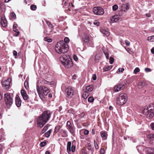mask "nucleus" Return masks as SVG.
<instances>
[{"label": "nucleus", "mask_w": 154, "mask_h": 154, "mask_svg": "<svg viewBox=\"0 0 154 154\" xmlns=\"http://www.w3.org/2000/svg\"><path fill=\"white\" fill-rule=\"evenodd\" d=\"M71 142L69 141L67 142V150L68 153L70 154L71 151Z\"/></svg>", "instance_id": "nucleus-22"}, {"label": "nucleus", "mask_w": 154, "mask_h": 154, "mask_svg": "<svg viewBox=\"0 0 154 154\" xmlns=\"http://www.w3.org/2000/svg\"><path fill=\"white\" fill-rule=\"evenodd\" d=\"M21 94L23 99L24 100H26L28 99V96L27 95L25 90L22 89L21 91Z\"/></svg>", "instance_id": "nucleus-17"}, {"label": "nucleus", "mask_w": 154, "mask_h": 154, "mask_svg": "<svg viewBox=\"0 0 154 154\" xmlns=\"http://www.w3.org/2000/svg\"><path fill=\"white\" fill-rule=\"evenodd\" d=\"M89 133V131L86 129H85L84 130V134L85 135H87Z\"/></svg>", "instance_id": "nucleus-48"}, {"label": "nucleus", "mask_w": 154, "mask_h": 154, "mask_svg": "<svg viewBox=\"0 0 154 154\" xmlns=\"http://www.w3.org/2000/svg\"><path fill=\"white\" fill-rule=\"evenodd\" d=\"M94 14L97 15H102L104 14V10L100 7H95L93 9Z\"/></svg>", "instance_id": "nucleus-8"}, {"label": "nucleus", "mask_w": 154, "mask_h": 154, "mask_svg": "<svg viewBox=\"0 0 154 154\" xmlns=\"http://www.w3.org/2000/svg\"><path fill=\"white\" fill-rule=\"evenodd\" d=\"M104 54L106 56V57L107 59H109V53L108 52H104Z\"/></svg>", "instance_id": "nucleus-52"}, {"label": "nucleus", "mask_w": 154, "mask_h": 154, "mask_svg": "<svg viewBox=\"0 0 154 154\" xmlns=\"http://www.w3.org/2000/svg\"><path fill=\"white\" fill-rule=\"evenodd\" d=\"M140 69L138 67H136L134 70V72L135 74H137L138 72H140Z\"/></svg>", "instance_id": "nucleus-39"}, {"label": "nucleus", "mask_w": 154, "mask_h": 154, "mask_svg": "<svg viewBox=\"0 0 154 154\" xmlns=\"http://www.w3.org/2000/svg\"><path fill=\"white\" fill-rule=\"evenodd\" d=\"M17 51H14L13 52V55L15 58H17Z\"/></svg>", "instance_id": "nucleus-51"}, {"label": "nucleus", "mask_w": 154, "mask_h": 154, "mask_svg": "<svg viewBox=\"0 0 154 154\" xmlns=\"http://www.w3.org/2000/svg\"><path fill=\"white\" fill-rule=\"evenodd\" d=\"M73 59L75 61H77L78 60V57H77V56L75 55H73Z\"/></svg>", "instance_id": "nucleus-54"}, {"label": "nucleus", "mask_w": 154, "mask_h": 154, "mask_svg": "<svg viewBox=\"0 0 154 154\" xmlns=\"http://www.w3.org/2000/svg\"><path fill=\"white\" fill-rule=\"evenodd\" d=\"M125 88L124 84H119L115 87L114 90L115 92H118L123 90Z\"/></svg>", "instance_id": "nucleus-11"}, {"label": "nucleus", "mask_w": 154, "mask_h": 154, "mask_svg": "<svg viewBox=\"0 0 154 154\" xmlns=\"http://www.w3.org/2000/svg\"><path fill=\"white\" fill-rule=\"evenodd\" d=\"M82 41H83L84 43L88 44H91L92 43V41L89 38V36L88 35L85 34L82 37Z\"/></svg>", "instance_id": "nucleus-10"}, {"label": "nucleus", "mask_w": 154, "mask_h": 154, "mask_svg": "<svg viewBox=\"0 0 154 154\" xmlns=\"http://www.w3.org/2000/svg\"><path fill=\"white\" fill-rule=\"evenodd\" d=\"M52 112L49 110L45 111L39 117L37 121V126L41 128L45 125L50 119Z\"/></svg>", "instance_id": "nucleus-2"}, {"label": "nucleus", "mask_w": 154, "mask_h": 154, "mask_svg": "<svg viewBox=\"0 0 154 154\" xmlns=\"http://www.w3.org/2000/svg\"><path fill=\"white\" fill-rule=\"evenodd\" d=\"M141 113L149 119L152 118L154 115V105L150 104L147 107L142 108Z\"/></svg>", "instance_id": "nucleus-3"}, {"label": "nucleus", "mask_w": 154, "mask_h": 154, "mask_svg": "<svg viewBox=\"0 0 154 154\" xmlns=\"http://www.w3.org/2000/svg\"><path fill=\"white\" fill-rule=\"evenodd\" d=\"M37 8L36 6L34 5H32L30 6V9L33 11L35 10Z\"/></svg>", "instance_id": "nucleus-37"}, {"label": "nucleus", "mask_w": 154, "mask_h": 154, "mask_svg": "<svg viewBox=\"0 0 154 154\" xmlns=\"http://www.w3.org/2000/svg\"><path fill=\"white\" fill-rule=\"evenodd\" d=\"M145 71L146 72H151L152 71V70L150 68H146L145 69Z\"/></svg>", "instance_id": "nucleus-50"}, {"label": "nucleus", "mask_w": 154, "mask_h": 154, "mask_svg": "<svg viewBox=\"0 0 154 154\" xmlns=\"http://www.w3.org/2000/svg\"><path fill=\"white\" fill-rule=\"evenodd\" d=\"M92 79L94 80H95L97 79V76L95 74H94L93 75Z\"/></svg>", "instance_id": "nucleus-56"}, {"label": "nucleus", "mask_w": 154, "mask_h": 154, "mask_svg": "<svg viewBox=\"0 0 154 154\" xmlns=\"http://www.w3.org/2000/svg\"><path fill=\"white\" fill-rule=\"evenodd\" d=\"M150 126L152 130H154V123H151Z\"/></svg>", "instance_id": "nucleus-59"}, {"label": "nucleus", "mask_w": 154, "mask_h": 154, "mask_svg": "<svg viewBox=\"0 0 154 154\" xmlns=\"http://www.w3.org/2000/svg\"><path fill=\"white\" fill-rule=\"evenodd\" d=\"M44 40L48 42H51L52 41V39L50 38L47 37H46L44 38Z\"/></svg>", "instance_id": "nucleus-33"}, {"label": "nucleus", "mask_w": 154, "mask_h": 154, "mask_svg": "<svg viewBox=\"0 0 154 154\" xmlns=\"http://www.w3.org/2000/svg\"><path fill=\"white\" fill-rule=\"evenodd\" d=\"M93 24L94 25H96L97 26H98L100 25V23L97 20H95L93 22Z\"/></svg>", "instance_id": "nucleus-38"}, {"label": "nucleus", "mask_w": 154, "mask_h": 154, "mask_svg": "<svg viewBox=\"0 0 154 154\" xmlns=\"http://www.w3.org/2000/svg\"><path fill=\"white\" fill-rule=\"evenodd\" d=\"M42 82V83L46 84H48L49 85H52L53 84V82H48L44 79L43 80Z\"/></svg>", "instance_id": "nucleus-30"}, {"label": "nucleus", "mask_w": 154, "mask_h": 154, "mask_svg": "<svg viewBox=\"0 0 154 154\" xmlns=\"http://www.w3.org/2000/svg\"><path fill=\"white\" fill-rule=\"evenodd\" d=\"M2 85L3 87L6 89L8 88L10 85V81L9 79L2 82Z\"/></svg>", "instance_id": "nucleus-12"}, {"label": "nucleus", "mask_w": 154, "mask_h": 154, "mask_svg": "<svg viewBox=\"0 0 154 154\" xmlns=\"http://www.w3.org/2000/svg\"><path fill=\"white\" fill-rule=\"evenodd\" d=\"M75 146L74 145H72L71 147V151L72 152H75Z\"/></svg>", "instance_id": "nucleus-42"}, {"label": "nucleus", "mask_w": 154, "mask_h": 154, "mask_svg": "<svg viewBox=\"0 0 154 154\" xmlns=\"http://www.w3.org/2000/svg\"><path fill=\"white\" fill-rule=\"evenodd\" d=\"M61 127V126L59 125L57 126L55 128L54 131V132L55 133H57V132H58L59 131V130L60 129Z\"/></svg>", "instance_id": "nucleus-32"}, {"label": "nucleus", "mask_w": 154, "mask_h": 154, "mask_svg": "<svg viewBox=\"0 0 154 154\" xmlns=\"http://www.w3.org/2000/svg\"><path fill=\"white\" fill-rule=\"evenodd\" d=\"M94 88V86L93 85H90L85 87L84 91L88 93L91 92Z\"/></svg>", "instance_id": "nucleus-13"}, {"label": "nucleus", "mask_w": 154, "mask_h": 154, "mask_svg": "<svg viewBox=\"0 0 154 154\" xmlns=\"http://www.w3.org/2000/svg\"><path fill=\"white\" fill-rule=\"evenodd\" d=\"M66 126L67 127L72 126L71 124V122L69 121H68L67 122Z\"/></svg>", "instance_id": "nucleus-53"}, {"label": "nucleus", "mask_w": 154, "mask_h": 154, "mask_svg": "<svg viewBox=\"0 0 154 154\" xmlns=\"http://www.w3.org/2000/svg\"><path fill=\"white\" fill-rule=\"evenodd\" d=\"M126 10L127 11L129 9V6L128 4H127L126 5Z\"/></svg>", "instance_id": "nucleus-62"}, {"label": "nucleus", "mask_w": 154, "mask_h": 154, "mask_svg": "<svg viewBox=\"0 0 154 154\" xmlns=\"http://www.w3.org/2000/svg\"><path fill=\"white\" fill-rule=\"evenodd\" d=\"M17 25L16 23H14L13 25V30L16 32L14 34V36L15 37L18 36L20 33V32L17 28Z\"/></svg>", "instance_id": "nucleus-16"}, {"label": "nucleus", "mask_w": 154, "mask_h": 154, "mask_svg": "<svg viewBox=\"0 0 154 154\" xmlns=\"http://www.w3.org/2000/svg\"><path fill=\"white\" fill-rule=\"evenodd\" d=\"M126 6L125 4H123L121 6V8L120 10L121 11H126Z\"/></svg>", "instance_id": "nucleus-31"}, {"label": "nucleus", "mask_w": 154, "mask_h": 154, "mask_svg": "<svg viewBox=\"0 0 154 154\" xmlns=\"http://www.w3.org/2000/svg\"><path fill=\"white\" fill-rule=\"evenodd\" d=\"M65 91L68 98L72 97L74 94L73 89L70 86L66 88Z\"/></svg>", "instance_id": "nucleus-9"}, {"label": "nucleus", "mask_w": 154, "mask_h": 154, "mask_svg": "<svg viewBox=\"0 0 154 154\" xmlns=\"http://www.w3.org/2000/svg\"><path fill=\"white\" fill-rule=\"evenodd\" d=\"M46 23L48 26H49L50 25V24H52L49 22V21H46Z\"/></svg>", "instance_id": "nucleus-64"}, {"label": "nucleus", "mask_w": 154, "mask_h": 154, "mask_svg": "<svg viewBox=\"0 0 154 154\" xmlns=\"http://www.w3.org/2000/svg\"><path fill=\"white\" fill-rule=\"evenodd\" d=\"M105 152V150L103 148H101L100 150V153L101 154H104Z\"/></svg>", "instance_id": "nucleus-46"}, {"label": "nucleus", "mask_w": 154, "mask_h": 154, "mask_svg": "<svg viewBox=\"0 0 154 154\" xmlns=\"http://www.w3.org/2000/svg\"><path fill=\"white\" fill-rule=\"evenodd\" d=\"M146 154H152L153 150L149 148H146L145 149Z\"/></svg>", "instance_id": "nucleus-25"}, {"label": "nucleus", "mask_w": 154, "mask_h": 154, "mask_svg": "<svg viewBox=\"0 0 154 154\" xmlns=\"http://www.w3.org/2000/svg\"><path fill=\"white\" fill-rule=\"evenodd\" d=\"M22 101L19 96L17 95L15 98V103L16 106L18 107H20L21 105Z\"/></svg>", "instance_id": "nucleus-18"}, {"label": "nucleus", "mask_w": 154, "mask_h": 154, "mask_svg": "<svg viewBox=\"0 0 154 154\" xmlns=\"http://www.w3.org/2000/svg\"><path fill=\"white\" fill-rule=\"evenodd\" d=\"M127 100L126 94L124 93L120 94L116 98V103L119 105H122L125 104Z\"/></svg>", "instance_id": "nucleus-6"}, {"label": "nucleus", "mask_w": 154, "mask_h": 154, "mask_svg": "<svg viewBox=\"0 0 154 154\" xmlns=\"http://www.w3.org/2000/svg\"><path fill=\"white\" fill-rule=\"evenodd\" d=\"M46 144V143L45 142H41L40 143V145L41 146H45Z\"/></svg>", "instance_id": "nucleus-57"}, {"label": "nucleus", "mask_w": 154, "mask_h": 154, "mask_svg": "<svg viewBox=\"0 0 154 154\" xmlns=\"http://www.w3.org/2000/svg\"><path fill=\"white\" fill-rule=\"evenodd\" d=\"M100 134L103 140H105L107 139V134L106 132L102 131L100 132Z\"/></svg>", "instance_id": "nucleus-19"}, {"label": "nucleus", "mask_w": 154, "mask_h": 154, "mask_svg": "<svg viewBox=\"0 0 154 154\" xmlns=\"http://www.w3.org/2000/svg\"><path fill=\"white\" fill-rule=\"evenodd\" d=\"M125 42V44L126 45H127V46H129L130 45V42H129V41H128L127 40H126Z\"/></svg>", "instance_id": "nucleus-55"}, {"label": "nucleus", "mask_w": 154, "mask_h": 154, "mask_svg": "<svg viewBox=\"0 0 154 154\" xmlns=\"http://www.w3.org/2000/svg\"><path fill=\"white\" fill-rule=\"evenodd\" d=\"M67 129L72 134H73L74 129L72 125L68 127Z\"/></svg>", "instance_id": "nucleus-28"}, {"label": "nucleus", "mask_w": 154, "mask_h": 154, "mask_svg": "<svg viewBox=\"0 0 154 154\" xmlns=\"http://www.w3.org/2000/svg\"><path fill=\"white\" fill-rule=\"evenodd\" d=\"M152 35L148 36L147 37V40L150 42H153Z\"/></svg>", "instance_id": "nucleus-43"}, {"label": "nucleus", "mask_w": 154, "mask_h": 154, "mask_svg": "<svg viewBox=\"0 0 154 154\" xmlns=\"http://www.w3.org/2000/svg\"><path fill=\"white\" fill-rule=\"evenodd\" d=\"M151 53L154 54V47L152 48L151 49Z\"/></svg>", "instance_id": "nucleus-63"}, {"label": "nucleus", "mask_w": 154, "mask_h": 154, "mask_svg": "<svg viewBox=\"0 0 154 154\" xmlns=\"http://www.w3.org/2000/svg\"><path fill=\"white\" fill-rule=\"evenodd\" d=\"M120 15H119V16L117 15H116L113 16L110 18V20L112 22H117L119 19V17Z\"/></svg>", "instance_id": "nucleus-15"}, {"label": "nucleus", "mask_w": 154, "mask_h": 154, "mask_svg": "<svg viewBox=\"0 0 154 154\" xmlns=\"http://www.w3.org/2000/svg\"><path fill=\"white\" fill-rule=\"evenodd\" d=\"M94 144L95 147L96 149H98L99 148V146L97 143L95 141H94Z\"/></svg>", "instance_id": "nucleus-40"}, {"label": "nucleus", "mask_w": 154, "mask_h": 154, "mask_svg": "<svg viewBox=\"0 0 154 154\" xmlns=\"http://www.w3.org/2000/svg\"><path fill=\"white\" fill-rule=\"evenodd\" d=\"M76 77H77V76H76V75L75 74H74L73 76H72V79H76Z\"/></svg>", "instance_id": "nucleus-60"}, {"label": "nucleus", "mask_w": 154, "mask_h": 154, "mask_svg": "<svg viewBox=\"0 0 154 154\" xmlns=\"http://www.w3.org/2000/svg\"><path fill=\"white\" fill-rule=\"evenodd\" d=\"M48 27H49V29H50V30L49 31V32H52L53 30V29H54L53 26L52 25V24H50V25L49 26H48Z\"/></svg>", "instance_id": "nucleus-47"}, {"label": "nucleus", "mask_w": 154, "mask_h": 154, "mask_svg": "<svg viewBox=\"0 0 154 154\" xmlns=\"http://www.w3.org/2000/svg\"><path fill=\"white\" fill-rule=\"evenodd\" d=\"M85 116V113L84 112H82L79 115V116L81 118H84Z\"/></svg>", "instance_id": "nucleus-49"}, {"label": "nucleus", "mask_w": 154, "mask_h": 154, "mask_svg": "<svg viewBox=\"0 0 154 154\" xmlns=\"http://www.w3.org/2000/svg\"><path fill=\"white\" fill-rule=\"evenodd\" d=\"M124 69L123 68H119L117 71V72L118 73L119 72H122L124 71Z\"/></svg>", "instance_id": "nucleus-44"}, {"label": "nucleus", "mask_w": 154, "mask_h": 154, "mask_svg": "<svg viewBox=\"0 0 154 154\" xmlns=\"http://www.w3.org/2000/svg\"><path fill=\"white\" fill-rule=\"evenodd\" d=\"M118 8V6L117 5L115 4L112 6V9L113 11L117 10Z\"/></svg>", "instance_id": "nucleus-34"}, {"label": "nucleus", "mask_w": 154, "mask_h": 154, "mask_svg": "<svg viewBox=\"0 0 154 154\" xmlns=\"http://www.w3.org/2000/svg\"><path fill=\"white\" fill-rule=\"evenodd\" d=\"M52 131V129H50L49 130H48V131H47L46 133H45V136L46 137H48L51 134Z\"/></svg>", "instance_id": "nucleus-27"}, {"label": "nucleus", "mask_w": 154, "mask_h": 154, "mask_svg": "<svg viewBox=\"0 0 154 154\" xmlns=\"http://www.w3.org/2000/svg\"><path fill=\"white\" fill-rule=\"evenodd\" d=\"M68 112H69L70 113H72V114L74 113V111L72 109L69 110Z\"/></svg>", "instance_id": "nucleus-58"}, {"label": "nucleus", "mask_w": 154, "mask_h": 154, "mask_svg": "<svg viewBox=\"0 0 154 154\" xmlns=\"http://www.w3.org/2000/svg\"><path fill=\"white\" fill-rule=\"evenodd\" d=\"M60 133L62 134L63 137H66L68 136L67 131L63 129H60Z\"/></svg>", "instance_id": "nucleus-23"}, {"label": "nucleus", "mask_w": 154, "mask_h": 154, "mask_svg": "<svg viewBox=\"0 0 154 154\" xmlns=\"http://www.w3.org/2000/svg\"><path fill=\"white\" fill-rule=\"evenodd\" d=\"M146 16L148 17H151V14L150 13H147L146 14Z\"/></svg>", "instance_id": "nucleus-61"}, {"label": "nucleus", "mask_w": 154, "mask_h": 154, "mask_svg": "<svg viewBox=\"0 0 154 154\" xmlns=\"http://www.w3.org/2000/svg\"><path fill=\"white\" fill-rule=\"evenodd\" d=\"M48 128V124L46 125L44 128L42 130V131L43 133L47 131Z\"/></svg>", "instance_id": "nucleus-36"}, {"label": "nucleus", "mask_w": 154, "mask_h": 154, "mask_svg": "<svg viewBox=\"0 0 154 154\" xmlns=\"http://www.w3.org/2000/svg\"><path fill=\"white\" fill-rule=\"evenodd\" d=\"M4 100L5 103L8 107H10L13 103V97L9 93L4 94Z\"/></svg>", "instance_id": "nucleus-7"}, {"label": "nucleus", "mask_w": 154, "mask_h": 154, "mask_svg": "<svg viewBox=\"0 0 154 154\" xmlns=\"http://www.w3.org/2000/svg\"><path fill=\"white\" fill-rule=\"evenodd\" d=\"M0 23L1 26L3 27H5L7 26V21L4 17H1Z\"/></svg>", "instance_id": "nucleus-14"}, {"label": "nucleus", "mask_w": 154, "mask_h": 154, "mask_svg": "<svg viewBox=\"0 0 154 154\" xmlns=\"http://www.w3.org/2000/svg\"><path fill=\"white\" fill-rule=\"evenodd\" d=\"M146 84V82L145 81H140L138 83V85L139 88H142Z\"/></svg>", "instance_id": "nucleus-21"}, {"label": "nucleus", "mask_w": 154, "mask_h": 154, "mask_svg": "<svg viewBox=\"0 0 154 154\" xmlns=\"http://www.w3.org/2000/svg\"><path fill=\"white\" fill-rule=\"evenodd\" d=\"M146 137L149 140H154V134H147Z\"/></svg>", "instance_id": "nucleus-26"}, {"label": "nucleus", "mask_w": 154, "mask_h": 154, "mask_svg": "<svg viewBox=\"0 0 154 154\" xmlns=\"http://www.w3.org/2000/svg\"><path fill=\"white\" fill-rule=\"evenodd\" d=\"M114 61V59L112 57H110L109 58V63L110 64H112Z\"/></svg>", "instance_id": "nucleus-41"}, {"label": "nucleus", "mask_w": 154, "mask_h": 154, "mask_svg": "<svg viewBox=\"0 0 154 154\" xmlns=\"http://www.w3.org/2000/svg\"><path fill=\"white\" fill-rule=\"evenodd\" d=\"M37 90L40 98L42 99L44 96L47 95L49 92V89L44 86H41L39 88V86H36Z\"/></svg>", "instance_id": "nucleus-5"}, {"label": "nucleus", "mask_w": 154, "mask_h": 154, "mask_svg": "<svg viewBox=\"0 0 154 154\" xmlns=\"http://www.w3.org/2000/svg\"><path fill=\"white\" fill-rule=\"evenodd\" d=\"M94 98L92 97H89L88 99V102L90 103H92L94 102Z\"/></svg>", "instance_id": "nucleus-35"}, {"label": "nucleus", "mask_w": 154, "mask_h": 154, "mask_svg": "<svg viewBox=\"0 0 154 154\" xmlns=\"http://www.w3.org/2000/svg\"><path fill=\"white\" fill-rule=\"evenodd\" d=\"M89 95V93L86 92H84L82 94V97L85 99H87Z\"/></svg>", "instance_id": "nucleus-29"}, {"label": "nucleus", "mask_w": 154, "mask_h": 154, "mask_svg": "<svg viewBox=\"0 0 154 154\" xmlns=\"http://www.w3.org/2000/svg\"><path fill=\"white\" fill-rule=\"evenodd\" d=\"M60 57V60L62 64L66 68H70L73 65L71 59L69 56L66 54H64Z\"/></svg>", "instance_id": "nucleus-4"}, {"label": "nucleus", "mask_w": 154, "mask_h": 154, "mask_svg": "<svg viewBox=\"0 0 154 154\" xmlns=\"http://www.w3.org/2000/svg\"><path fill=\"white\" fill-rule=\"evenodd\" d=\"M101 33L103 34L104 36L106 37L110 35L109 32L107 29H103L100 30Z\"/></svg>", "instance_id": "nucleus-20"}, {"label": "nucleus", "mask_w": 154, "mask_h": 154, "mask_svg": "<svg viewBox=\"0 0 154 154\" xmlns=\"http://www.w3.org/2000/svg\"><path fill=\"white\" fill-rule=\"evenodd\" d=\"M112 67V65L108 66L105 65L104 66L103 68V70L104 72L107 71L111 69Z\"/></svg>", "instance_id": "nucleus-24"}, {"label": "nucleus", "mask_w": 154, "mask_h": 154, "mask_svg": "<svg viewBox=\"0 0 154 154\" xmlns=\"http://www.w3.org/2000/svg\"><path fill=\"white\" fill-rule=\"evenodd\" d=\"M11 16L13 19L15 18L16 17V15L14 13L12 12L11 14Z\"/></svg>", "instance_id": "nucleus-45"}, {"label": "nucleus", "mask_w": 154, "mask_h": 154, "mask_svg": "<svg viewBox=\"0 0 154 154\" xmlns=\"http://www.w3.org/2000/svg\"><path fill=\"white\" fill-rule=\"evenodd\" d=\"M69 42L68 37H66L64 38V41H60L56 45L55 50L58 54H65L67 52L68 50V46L67 43Z\"/></svg>", "instance_id": "nucleus-1"}]
</instances>
